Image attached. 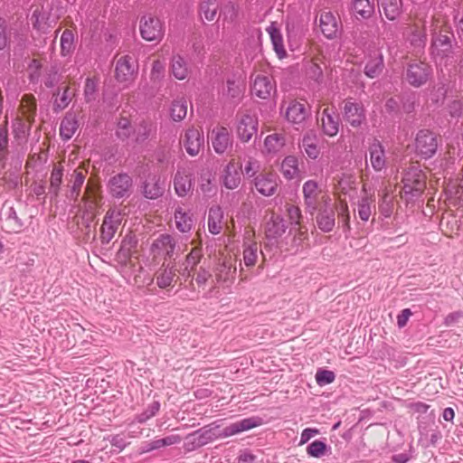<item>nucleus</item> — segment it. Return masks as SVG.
Instances as JSON below:
<instances>
[{"label": "nucleus", "mask_w": 463, "mask_h": 463, "mask_svg": "<svg viewBox=\"0 0 463 463\" xmlns=\"http://www.w3.org/2000/svg\"><path fill=\"white\" fill-rule=\"evenodd\" d=\"M426 175L419 167L412 165L402 177L403 196L409 202H415L421 197L426 188Z\"/></svg>", "instance_id": "obj_1"}, {"label": "nucleus", "mask_w": 463, "mask_h": 463, "mask_svg": "<svg viewBox=\"0 0 463 463\" xmlns=\"http://www.w3.org/2000/svg\"><path fill=\"white\" fill-rule=\"evenodd\" d=\"M208 142L216 154L223 155L229 150H232L233 137L228 128L217 125L209 131Z\"/></svg>", "instance_id": "obj_2"}, {"label": "nucleus", "mask_w": 463, "mask_h": 463, "mask_svg": "<svg viewBox=\"0 0 463 463\" xmlns=\"http://www.w3.org/2000/svg\"><path fill=\"white\" fill-rule=\"evenodd\" d=\"M139 31L141 37L147 42H160L165 35L163 22L151 15L141 17Z\"/></svg>", "instance_id": "obj_3"}, {"label": "nucleus", "mask_w": 463, "mask_h": 463, "mask_svg": "<svg viewBox=\"0 0 463 463\" xmlns=\"http://www.w3.org/2000/svg\"><path fill=\"white\" fill-rule=\"evenodd\" d=\"M133 179L127 173L113 175L108 182L109 194L116 199L129 197L132 192Z\"/></svg>", "instance_id": "obj_4"}, {"label": "nucleus", "mask_w": 463, "mask_h": 463, "mask_svg": "<svg viewBox=\"0 0 463 463\" xmlns=\"http://www.w3.org/2000/svg\"><path fill=\"white\" fill-rule=\"evenodd\" d=\"M137 74V65L132 62L129 55L120 57L116 63L115 78L118 82L127 88L132 84Z\"/></svg>", "instance_id": "obj_5"}, {"label": "nucleus", "mask_w": 463, "mask_h": 463, "mask_svg": "<svg viewBox=\"0 0 463 463\" xmlns=\"http://www.w3.org/2000/svg\"><path fill=\"white\" fill-rule=\"evenodd\" d=\"M432 75V69L428 63L420 61L410 63L406 70V80L410 85L419 88L426 84Z\"/></svg>", "instance_id": "obj_6"}, {"label": "nucleus", "mask_w": 463, "mask_h": 463, "mask_svg": "<svg viewBox=\"0 0 463 463\" xmlns=\"http://www.w3.org/2000/svg\"><path fill=\"white\" fill-rule=\"evenodd\" d=\"M417 153L425 159L432 157L438 148V142L435 134L427 129H421L417 133L415 138Z\"/></svg>", "instance_id": "obj_7"}, {"label": "nucleus", "mask_w": 463, "mask_h": 463, "mask_svg": "<svg viewBox=\"0 0 463 463\" xmlns=\"http://www.w3.org/2000/svg\"><path fill=\"white\" fill-rule=\"evenodd\" d=\"M122 221L121 213L114 209H109L103 219L100 227V242L101 244H108L115 236L118 226Z\"/></svg>", "instance_id": "obj_8"}, {"label": "nucleus", "mask_w": 463, "mask_h": 463, "mask_svg": "<svg viewBox=\"0 0 463 463\" xmlns=\"http://www.w3.org/2000/svg\"><path fill=\"white\" fill-rule=\"evenodd\" d=\"M176 241L170 234H160L151 244L150 250L154 257L172 258L175 254Z\"/></svg>", "instance_id": "obj_9"}, {"label": "nucleus", "mask_w": 463, "mask_h": 463, "mask_svg": "<svg viewBox=\"0 0 463 463\" xmlns=\"http://www.w3.org/2000/svg\"><path fill=\"white\" fill-rule=\"evenodd\" d=\"M343 114L345 120L354 128L360 127L365 120L364 105L361 102L353 101L352 99L345 101Z\"/></svg>", "instance_id": "obj_10"}, {"label": "nucleus", "mask_w": 463, "mask_h": 463, "mask_svg": "<svg viewBox=\"0 0 463 463\" xmlns=\"http://www.w3.org/2000/svg\"><path fill=\"white\" fill-rule=\"evenodd\" d=\"M430 53L436 62H441L452 53L451 39L448 35L437 34L432 37Z\"/></svg>", "instance_id": "obj_11"}, {"label": "nucleus", "mask_w": 463, "mask_h": 463, "mask_svg": "<svg viewBox=\"0 0 463 463\" xmlns=\"http://www.w3.org/2000/svg\"><path fill=\"white\" fill-rule=\"evenodd\" d=\"M250 91L253 96L267 99L276 92V85L269 76L258 74L253 79Z\"/></svg>", "instance_id": "obj_12"}, {"label": "nucleus", "mask_w": 463, "mask_h": 463, "mask_svg": "<svg viewBox=\"0 0 463 463\" xmlns=\"http://www.w3.org/2000/svg\"><path fill=\"white\" fill-rule=\"evenodd\" d=\"M262 420L260 417H250L242 419L239 421L233 422L229 426H226L218 432L220 437H230L241 433L245 430H251L261 425Z\"/></svg>", "instance_id": "obj_13"}, {"label": "nucleus", "mask_w": 463, "mask_h": 463, "mask_svg": "<svg viewBox=\"0 0 463 463\" xmlns=\"http://www.w3.org/2000/svg\"><path fill=\"white\" fill-rule=\"evenodd\" d=\"M335 207L331 203L329 197H324V208L320 210L317 216L318 228L324 232H331L335 224Z\"/></svg>", "instance_id": "obj_14"}, {"label": "nucleus", "mask_w": 463, "mask_h": 463, "mask_svg": "<svg viewBox=\"0 0 463 463\" xmlns=\"http://www.w3.org/2000/svg\"><path fill=\"white\" fill-rule=\"evenodd\" d=\"M258 130V119L255 116L244 114L237 126L238 137L241 142H249L256 135Z\"/></svg>", "instance_id": "obj_15"}, {"label": "nucleus", "mask_w": 463, "mask_h": 463, "mask_svg": "<svg viewBox=\"0 0 463 463\" xmlns=\"http://www.w3.org/2000/svg\"><path fill=\"white\" fill-rule=\"evenodd\" d=\"M341 24L335 14L330 12H323L319 17V27L322 33L327 39H335L340 31Z\"/></svg>", "instance_id": "obj_16"}, {"label": "nucleus", "mask_w": 463, "mask_h": 463, "mask_svg": "<svg viewBox=\"0 0 463 463\" xmlns=\"http://www.w3.org/2000/svg\"><path fill=\"white\" fill-rule=\"evenodd\" d=\"M320 191L318 190V184L314 180H307L303 184V195L304 202L306 205L307 211L310 214H314V213L317 209L318 203V195Z\"/></svg>", "instance_id": "obj_17"}, {"label": "nucleus", "mask_w": 463, "mask_h": 463, "mask_svg": "<svg viewBox=\"0 0 463 463\" xmlns=\"http://www.w3.org/2000/svg\"><path fill=\"white\" fill-rule=\"evenodd\" d=\"M321 128L325 135L335 137L339 131L340 118L339 116L329 109H325L321 116Z\"/></svg>", "instance_id": "obj_18"}, {"label": "nucleus", "mask_w": 463, "mask_h": 463, "mask_svg": "<svg viewBox=\"0 0 463 463\" xmlns=\"http://www.w3.org/2000/svg\"><path fill=\"white\" fill-rule=\"evenodd\" d=\"M182 440L181 436L172 434L162 439H156L153 440L143 442L139 448V454L149 453L154 450L160 449L164 447L180 443Z\"/></svg>", "instance_id": "obj_19"}, {"label": "nucleus", "mask_w": 463, "mask_h": 463, "mask_svg": "<svg viewBox=\"0 0 463 463\" xmlns=\"http://www.w3.org/2000/svg\"><path fill=\"white\" fill-rule=\"evenodd\" d=\"M156 135V125L151 121L142 120L133 131V141L137 145H142L147 140L152 139Z\"/></svg>", "instance_id": "obj_20"}, {"label": "nucleus", "mask_w": 463, "mask_h": 463, "mask_svg": "<svg viewBox=\"0 0 463 463\" xmlns=\"http://www.w3.org/2000/svg\"><path fill=\"white\" fill-rule=\"evenodd\" d=\"M254 185L260 194L264 196H270L274 194L277 190V177L271 173L260 175L255 178Z\"/></svg>", "instance_id": "obj_21"}, {"label": "nucleus", "mask_w": 463, "mask_h": 463, "mask_svg": "<svg viewBox=\"0 0 463 463\" xmlns=\"http://www.w3.org/2000/svg\"><path fill=\"white\" fill-rule=\"evenodd\" d=\"M308 115L306 106L297 100L291 101L286 110L287 120L296 125L303 123Z\"/></svg>", "instance_id": "obj_22"}, {"label": "nucleus", "mask_w": 463, "mask_h": 463, "mask_svg": "<svg viewBox=\"0 0 463 463\" xmlns=\"http://www.w3.org/2000/svg\"><path fill=\"white\" fill-rule=\"evenodd\" d=\"M165 183L157 175L149 176L144 183L143 194L148 199H157L164 194Z\"/></svg>", "instance_id": "obj_23"}, {"label": "nucleus", "mask_w": 463, "mask_h": 463, "mask_svg": "<svg viewBox=\"0 0 463 463\" xmlns=\"http://www.w3.org/2000/svg\"><path fill=\"white\" fill-rule=\"evenodd\" d=\"M287 230L285 220L280 215H271L266 223L265 233L269 240L281 237Z\"/></svg>", "instance_id": "obj_24"}, {"label": "nucleus", "mask_w": 463, "mask_h": 463, "mask_svg": "<svg viewBox=\"0 0 463 463\" xmlns=\"http://www.w3.org/2000/svg\"><path fill=\"white\" fill-rule=\"evenodd\" d=\"M370 163L374 171L379 172L385 168L386 157L382 144L375 140L369 147Z\"/></svg>", "instance_id": "obj_25"}, {"label": "nucleus", "mask_w": 463, "mask_h": 463, "mask_svg": "<svg viewBox=\"0 0 463 463\" xmlns=\"http://www.w3.org/2000/svg\"><path fill=\"white\" fill-rule=\"evenodd\" d=\"M137 243L138 239L135 234H127L121 241L120 248L117 252V257L122 261L127 262L136 251Z\"/></svg>", "instance_id": "obj_26"}, {"label": "nucleus", "mask_w": 463, "mask_h": 463, "mask_svg": "<svg viewBox=\"0 0 463 463\" xmlns=\"http://www.w3.org/2000/svg\"><path fill=\"white\" fill-rule=\"evenodd\" d=\"M191 175L178 169L174 178V188L178 196H185L192 190Z\"/></svg>", "instance_id": "obj_27"}, {"label": "nucleus", "mask_w": 463, "mask_h": 463, "mask_svg": "<svg viewBox=\"0 0 463 463\" xmlns=\"http://www.w3.org/2000/svg\"><path fill=\"white\" fill-rule=\"evenodd\" d=\"M233 161L228 163L222 176L223 185L231 190L237 188L241 183V172Z\"/></svg>", "instance_id": "obj_28"}, {"label": "nucleus", "mask_w": 463, "mask_h": 463, "mask_svg": "<svg viewBox=\"0 0 463 463\" xmlns=\"http://www.w3.org/2000/svg\"><path fill=\"white\" fill-rule=\"evenodd\" d=\"M380 11L390 21L396 20L402 14V0H377Z\"/></svg>", "instance_id": "obj_29"}, {"label": "nucleus", "mask_w": 463, "mask_h": 463, "mask_svg": "<svg viewBox=\"0 0 463 463\" xmlns=\"http://www.w3.org/2000/svg\"><path fill=\"white\" fill-rule=\"evenodd\" d=\"M383 67V56L382 52L375 51L364 66V74L374 79L382 73Z\"/></svg>", "instance_id": "obj_30"}, {"label": "nucleus", "mask_w": 463, "mask_h": 463, "mask_svg": "<svg viewBox=\"0 0 463 463\" xmlns=\"http://www.w3.org/2000/svg\"><path fill=\"white\" fill-rule=\"evenodd\" d=\"M79 128L75 115L67 114L60 125V136L63 141L70 140Z\"/></svg>", "instance_id": "obj_31"}, {"label": "nucleus", "mask_w": 463, "mask_h": 463, "mask_svg": "<svg viewBox=\"0 0 463 463\" xmlns=\"http://www.w3.org/2000/svg\"><path fill=\"white\" fill-rule=\"evenodd\" d=\"M223 211L219 205L210 208L208 230L212 234H219L222 230Z\"/></svg>", "instance_id": "obj_32"}, {"label": "nucleus", "mask_w": 463, "mask_h": 463, "mask_svg": "<svg viewBox=\"0 0 463 463\" xmlns=\"http://www.w3.org/2000/svg\"><path fill=\"white\" fill-rule=\"evenodd\" d=\"M202 146L200 140V133L195 129H189L185 133L184 140V147L186 152L191 156H195L199 153Z\"/></svg>", "instance_id": "obj_33"}, {"label": "nucleus", "mask_w": 463, "mask_h": 463, "mask_svg": "<svg viewBox=\"0 0 463 463\" xmlns=\"http://www.w3.org/2000/svg\"><path fill=\"white\" fill-rule=\"evenodd\" d=\"M162 268V272L156 276V285L160 288H165L172 284L175 276V265H171L170 263L167 265L163 263Z\"/></svg>", "instance_id": "obj_34"}, {"label": "nucleus", "mask_w": 463, "mask_h": 463, "mask_svg": "<svg viewBox=\"0 0 463 463\" xmlns=\"http://www.w3.org/2000/svg\"><path fill=\"white\" fill-rule=\"evenodd\" d=\"M75 50V38L71 30H64L61 36V55L71 56Z\"/></svg>", "instance_id": "obj_35"}, {"label": "nucleus", "mask_w": 463, "mask_h": 463, "mask_svg": "<svg viewBox=\"0 0 463 463\" xmlns=\"http://www.w3.org/2000/svg\"><path fill=\"white\" fill-rule=\"evenodd\" d=\"M175 221L176 228L181 232H187L193 226V219L189 213L183 211L181 207H178L175 211Z\"/></svg>", "instance_id": "obj_36"}, {"label": "nucleus", "mask_w": 463, "mask_h": 463, "mask_svg": "<svg viewBox=\"0 0 463 463\" xmlns=\"http://www.w3.org/2000/svg\"><path fill=\"white\" fill-rule=\"evenodd\" d=\"M281 172L285 178L293 179L298 173V159L295 156H288L281 163Z\"/></svg>", "instance_id": "obj_37"}, {"label": "nucleus", "mask_w": 463, "mask_h": 463, "mask_svg": "<svg viewBox=\"0 0 463 463\" xmlns=\"http://www.w3.org/2000/svg\"><path fill=\"white\" fill-rule=\"evenodd\" d=\"M243 247V262L245 266H254L256 264L259 254L258 243L255 241L249 244L244 243Z\"/></svg>", "instance_id": "obj_38"}, {"label": "nucleus", "mask_w": 463, "mask_h": 463, "mask_svg": "<svg viewBox=\"0 0 463 463\" xmlns=\"http://www.w3.org/2000/svg\"><path fill=\"white\" fill-rule=\"evenodd\" d=\"M285 145V138L280 134L269 135L264 141V146L268 153H277Z\"/></svg>", "instance_id": "obj_39"}, {"label": "nucleus", "mask_w": 463, "mask_h": 463, "mask_svg": "<svg viewBox=\"0 0 463 463\" xmlns=\"http://www.w3.org/2000/svg\"><path fill=\"white\" fill-rule=\"evenodd\" d=\"M187 114V103L184 99H176L172 102L170 116L174 121H181Z\"/></svg>", "instance_id": "obj_40"}, {"label": "nucleus", "mask_w": 463, "mask_h": 463, "mask_svg": "<svg viewBox=\"0 0 463 463\" xmlns=\"http://www.w3.org/2000/svg\"><path fill=\"white\" fill-rule=\"evenodd\" d=\"M353 10L362 18H369L373 13V5L369 0H354Z\"/></svg>", "instance_id": "obj_41"}, {"label": "nucleus", "mask_w": 463, "mask_h": 463, "mask_svg": "<svg viewBox=\"0 0 463 463\" xmlns=\"http://www.w3.org/2000/svg\"><path fill=\"white\" fill-rule=\"evenodd\" d=\"M203 446V431L201 429L188 434L184 439V449L193 451Z\"/></svg>", "instance_id": "obj_42"}, {"label": "nucleus", "mask_w": 463, "mask_h": 463, "mask_svg": "<svg viewBox=\"0 0 463 463\" xmlns=\"http://www.w3.org/2000/svg\"><path fill=\"white\" fill-rule=\"evenodd\" d=\"M172 73L178 80H184L188 74L186 63L180 55L174 56L172 60Z\"/></svg>", "instance_id": "obj_43"}, {"label": "nucleus", "mask_w": 463, "mask_h": 463, "mask_svg": "<svg viewBox=\"0 0 463 463\" xmlns=\"http://www.w3.org/2000/svg\"><path fill=\"white\" fill-rule=\"evenodd\" d=\"M373 200L372 197L368 196H363L361 199H359L357 203V211L359 218L364 221L367 222L372 214V203Z\"/></svg>", "instance_id": "obj_44"}, {"label": "nucleus", "mask_w": 463, "mask_h": 463, "mask_svg": "<svg viewBox=\"0 0 463 463\" xmlns=\"http://www.w3.org/2000/svg\"><path fill=\"white\" fill-rule=\"evenodd\" d=\"M63 169L54 167L51 173L49 193L57 196L62 181Z\"/></svg>", "instance_id": "obj_45"}, {"label": "nucleus", "mask_w": 463, "mask_h": 463, "mask_svg": "<svg viewBox=\"0 0 463 463\" xmlns=\"http://www.w3.org/2000/svg\"><path fill=\"white\" fill-rule=\"evenodd\" d=\"M243 93V88L234 79L227 80V87L223 95L232 99H240Z\"/></svg>", "instance_id": "obj_46"}, {"label": "nucleus", "mask_w": 463, "mask_h": 463, "mask_svg": "<svg viewBox=\"0 0 463 463\" xmlns=\"http://www.w3.org/2000/svg\"><path fill=\"white\" fill-rule=\"evenodd\" d=\"M133 131L134 129L131 127L129 119L127 118H121L118 122L116 136L124 141L130 137V136L133 134Z\"/></svg>", "instance_id": "obj_47"}, {"label": "nucleus", "mask_w": 463, "mask_h": 463, "mask_svg": "<svg viewBox=\"0 0 463 463\" xmlns=\"http://www.w3.org/2000/svg\"><path fill=\"white\" fill-rule=\"evenodd\" d=\"M302 146L306 154L312 159H316L319 155V150L316 144V137L307 135L302 139Z\"/></svg>", "instance_id": "obj_48"}, {"label": "nucleus", "mask_w": 463, "mask_h": 463, "mask_svg": "<svg viewBox=\"0 0 463 463\" xmlns=\"http://www.w3.org/2000/svg\"><path fill=\"white\" fill-rule=\"evenodd\" d=\"M269 33L276 53L279 58H283L286 55V51L283 44V39L279 31L271 28L269 30Z\"/></svg>", "instance_id": "obj_49"}, {"label": "nucleus", "mask_w": 463, "mask_h": 463, "mask_svg": "<svg viewBox=\"0 0 463 463\" xmlns=\"http://www.w3.org/2000/svg\"><path fill=\"white\" fill-rule=\"evenodd\" d=\"M160 406L161 405L158 401H154L146 407L144 411L136 416V420L139 423L146 422L159 411Z\"/></svg>", "instance_id": "obj_50"}, {"label": "nucleus", "mask_w": 463, "mask_h": 463, "mask_svg": "<svg viewBox=\"0 0 463 463\" xmlns=\"http://www.w3.org/2000/svg\"><path fill=\"white\" fill-rule=\"evenodd\" d=\"M8 128L7 120L0 126V159H5L8 155Z\"/></svg>", "instance_id": "obj_51"}, {"label": "nucleus", "mask_w": 463, "mask_h": 463, "mask_svg": "<svg viewBox=\"0 0 463 463\" xmlns=\"http://www.w3.org/2000/svg\"><path fill=\"white\" fill-rule=\"evenodd\" d=\"M59 94H60V90H57V93H53V96H59ZM71 99L69 95V88L66 87L63 90V92L61 93V95L60 97H56L54 99L53 106H54L55 110L64 109L70 104Z\"/></svg>", "instance_id": "obj_52"}, {"label": "nucleus", "mask_w": 463, "mask_h": 463, "mask_svg": "<svg viewBox=\"0 0 463 463\" xmlns=\"http://www.w3.org/2000/svg\"><path fill=\"white\" fill-rule=\"evenodd\" d=\"M326 449V444L322 440H314L307 448V452L309 456L314 458H321Z\"/></svg>", "instance_id": "obj_53"}, {"label": "nucleus", "mask_w": 463, "mask_h": 463, "mask_svg": "<svg viewBox=\"0 0 463 463\" xmlns=\"http://www.w3.org/2000/svg\"><path fill=\"white\" fill-rule=\"evenodd\" d=\"M335 379V374L333 371L319 369L316 373V381L319 386H325L332 383Z\"/></svg>", "instance_id": "obj_54"}, {"label": "nucleus", "mask_w": 463, "mask_h": 463, "mask_svg": "<svg viewBox=\"0 0 463 463\" xmlns=\"http://www.w3.org/2000/svg\"><path fill=\"white\" fill-rule=\"evenodd\" d=\"M426 33H420L417 29H414L409 37L411 45L417 49L424 48L426 44Z\"/></svg>", "instance_id": "obj_55"}, {"label": "nucleus", "mask_w": 463, "mask_h": 463, "mask_svg": "<svg viewBox=\"0 0 463 463\" xmlns=\"http://www.w3.org/2000/svg\"><path fill=\"white\" fill-rule=\"evenodd\" d=\"M201 259V250L199 249H194L186 257V263L184 267V270L188 271V276H190V271L194 269V266L200 262Z\"/></svg>", "instance_id": "obj_56"}, {"label": "nucleus", "mask_w": 463, "mask_h": 463, "mask_svg": "<svg viewBox=\"0 0 463 463\" xmlns=\"http://www.w3.org/2000/svg\"><path fill=\"white\" fill-rule=\"evenodd\" d=\"M392 198L388 194H385L379 205L381 214L384 218H389L392 213Z\"/></svg>", "instance_id": "obj_57"}, {"label": "nucleus", "mask_w": 463, "mask_h": 463, "mask_svg": "<svg viewBox=\"0 0 463 463\" xmlns=\"http://www.w3.org/2000/svg\"><path fill=\"white\" fill-rule=\"evenodd\" d=\"M74 175H75V177H74L71 188V197H73L74 199H77V197L80 194V188L84 183L85 175L81 172H76V171H74Z\"/></svg>", "instance_id": "obj_58"}, {"label": "nucleus", "mask_w": 463, "mask_h": 463, "mask_svg": "<svg viewBox=\"0 0 463 463\" xmlns=\"http://www.w3.org/2000/svg\"><path fill=\"white\" fill-rule=\"evenodd\" d=\"M105 439L109 440L111 446L118 449V451L124 450L130 444L121 434L110 435Z\"/></svg>", "instance_id": "obj_59"}, {"label": "nucleus", "mask_w": 463, "mask_h": 463, "mask_svg": "<svg viewBox=\"0 0 463 463\" xmlns=\"http://www.w3.org/2000/svg\"><path fill=\"white\" fill-rule=\"evenodd\" d=\"M61 79V75L55 68H52L44 76L43 83L46 88H53Z\"/></svg>", "instance_id": "obj_60"}, {"label": "nucleus", "mask_w": 463, "mask_h": 463, "mask_svg": "<svg viewBox=\"0 0 463 463\" xmlns=\"http://www.w3.org/2000/svg\"><path fill=\"white\" fill-rule=\"evenodd\" d=\"M96 92V83L93 80L88 78L85 81L84 86V96L86 100L89 102L94 98Z\"/></svg>", "instance_id": "obj_61"}, {"label": "nucleus", "mask_w": 463, "mask_h": 463, "mask_svg": "<svg viewBox=\"0 0 463 463\" xmlns=\"http://www.w3.org/2000/svg\"><path fill=\"white\" fill-rule=\"evenodd\" d=\"M165 73V64L159 60L154 61L151 69L152 79H160Z\"/></svg>", "instance_id": "obj_62"}, {"label": "nucleus", "mask_w": 463, "mask_h": 463, "mask_svg": "<svg viewBox=\"0 0 463 463\" xmlns=\"http://www.w3.org/2000/svg\"><path fill=\"white\" fill-rule=\"evenodd\" d=\"M288 218L293 224H298L301 218V211L298 206L288 205L287 207Z\"/></svg>", "instance_id": "obj_63"}, {"label": "nucleus", "mask_w": 463, "mask_h": 463, "mask_svg": "<svg viewBox=\"0 0 463 463\" xmlns=\"http://www.w3.org/2000/svg\"><path fill=\"white\" fill-rule=\"evenodd\" d=\"M463 317L462 311H455L449 313L444 319V325L447 326L456 324L460 318Z\"/></svg>", "instance_id": "obj_64"}]
</instances>
